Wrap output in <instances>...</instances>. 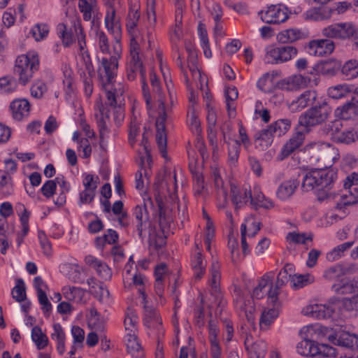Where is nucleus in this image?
Wrapping results in <instances>:
<instances>
[{"mask_svg":"<svg viewBox=\"0 0 358 358\" xmlns=\"http://www.w3.org/2000/svg\"><path fill=\"white\" fill-rule=\"evenodd\" d=\"M271 284V278L268 274L262 276L258 285L254 289L252 295L256 299H262L267 293L266 287Z\"/></svg>","mask_w":358,"mask_h":358,"instance_id":"nucleus-50","label":"nucleus"},{"mask_svg":"<svg viewBox=\"0 0 358 358\" xmlns=\"http://www.w3.org/2000/svg\"><path fill=\"white\" fill-rule=\"evenodd\" d=\"M305 134L303 131H297L284 144L277 156L278 161H282L290 156L303 143Z\"/></svg>","mask_w":358,"mask_h":358,"instance_id":"nucleus-17","label":"nucleus"},{"mask_svg":"<svg viewBox=\"0 0 358 358\" xmlns=\"http://www.w3.org/2000/svg\"><path fill=\"white\" fill-rule=\"evenodd\" d=\"M138 292L142 299V303L143 304L144 324L149 329L159 330L162 324V320L159 314L152 306L149 305L144 289L143 287H140L138 289Z\"/></svg>","mask_w":358,"mask_h":358,"instance_id":"nucleus-12","label":"nucleus"},{"mask_svg":"<svg viewBox=\"0 0 358 358\" xmlns=\"http://www.w3.org/2000/svg\"><path fill=\"white\" fill-rule=\"evenodd\" d=\"M53 330L54 332L52 333L51 338L57 341V350L62 355L65 352V333L59 324H55Z\"/></svg>","mask_w":358,"mask_h":358,"instance_id":"nucleus-41","label":"nucleus"},{"mask_svg":"<svg viewBox=\"0 0 358 358\" xmlns=\"http://www.w3.org/2000/svg\"><path fill=\"white\" fill-rule=\"evenodd\" d=\"M62 71L64 77L63 80L64 91L69 97H71L74 92V80L72 70L67 65H64Z\"/></svg>","mask_w":358,"mask_h":358,"instance_id":"nucleus-45","label":"nucleus"},{"mask_svg":"<svg viewBox=\"0 0 358 358\" xmlns=\"http://www.w3.org/2000/svg\"><path fill=\"white\" fill-rule=\"evenodd\" d=\"M291 122L288 119H280L271 124L268 129L273 136H280L285 134L290 128Z\"/></svg>","mask_w":358,"mask_h":358,"instance_id":"nucleus-44","label":"nucleus"},{"mask_svg":"<svg viewBox=\"0 0 358 358\" xmlns=\"http://www.w3.org/2000/svg\"><path fill=\"white\" fill-rule=\"evenodd\" d=\"M18 82L17 78L10 76L0 78V91L2 93L9 94L17 90Z\"/></svg>","mask_w":358,"mask_h":358,"instance_id":"nucleus-47","label":"nucleus"},{"mask_svg":"<svg viewBox=\"0 0 358 358\" xmlns=\"http://www.w3.org/2000/svg\"><path fill=\"white\" fill-rule=\"evenodd\" d=\"M250 203L255 208H264L271 209L274 206L273 201L265 197L259 187H255L253 192H251Z\"/></svg>","mask_w":358,"mask_h":358,"instance_id":"nucleus-30","label":"nucleus"},{"mask_svg":"<svg viewBox=\"0 0 358 358\" xmlns=\"http://www.w3.org/2000/svg\"><path fill=\"white\" fill-rule=\"evenodd\" d=\"M57 32L65 46H69L73 42V35L71 32L67 31L66 26L64 24L60 23L57 25Z\"/></svg>","mask_w":358,"mask_h":358,"instance_id":"nucleus-55","label":"nucleus"},{"mask_svg":"<svg viewBox=\"0 0 358 358\" xmlns=\"http://www.w3.org/2000/svg\"><path fill=\"white\" fill-rule=\"evenodd\" d=\"M30 108V103L26 99H16L10 104L12 117L17 121L22 120L29 115Z\"/></svg>","mask_w":358,"mask_h":358,"instance_id":"nucleus-24","label":"nucleus"},{"mask_svg":"<svg viewBox=\"0 0 358 358\" xmlns=\"http://www.w3.org/2000/svg\"><path fill=\"white\" fill-rule=\"evenodd\" d=\"M333 12L332 9L327 7L313 8L307 10L304 16L306 20L322 21L330 19Z\"/></svg>","mask_w":358,"mask_h":358,"instance_id":"nucleus-33","label":"nucleus"},{"mask_svg":"<svg viewBox=\"0 0 358 358\" xmlns=\"http://www.w3.org/2000/svg\"><path fill=\"white\" fill-rule=\"evenodd\" d=\"M344 190L340 195V201H338L337 208L342 206L352 205L358 202V173L353 172L349 174L343 180Z\"/></svg>","mask_w":358,"mask_h":358,"instance_id":"nucleus-10","label":"nucleus"},{"mask_svg":"<svg viewBox=\"0 0 358 358\" xmlns=\"http://www.w3.org/2000/svg\"><path fill=\"white\" fill-rule=\"evenodd\" d=\"M309 162L320 168L327 169L339 158V152L333 145L322 142H313L304 147Z\"/></svg>","mask_w":358,"mask_h":358,"instance_id":"nucleus-4","label":"nucleus"},{"mask_svg":"<svg viewBox=\"0 0 358 358\" xmlns=\"http://www.w3.org/2000/svg\"><path fill=\"white\" fill-rule=\"evenodd\" d=\"M78 72L83 80L85 94L90 97L93 92L92 78L94 76V69L88 51H83L80 53Z\"/></svg>","mask_w":358,"mask_h":358,"instance_id":"nucleus-9","label":"nucleus"},{"mask_svg":"<svg viewBox=\"0 0 358 358\" xmlns=\"http://www.w3.org/2000/svg\"><path fill=\"white\" fill-rule=\"evenodd\" d=\"M331 113V108L325 103L315 106L299 116V124L304 127L303 133H308L312 127L326 122Z\"/></svg>","mask_w":358,"mask_h":358,"instance_id":"nucleus-6","label":"nucleus"},{"mask_svg":"<svg viewBox=\"0 0 358 358\" xmlns=\"http://www.w3.org/2000/svg\"><path fill=\"white\" fill-rule=\"evenodd\" d=\"M63 269L68 271L66 275L72 282L76 283L83 282L81 278L80 268L78 264H66L63 266Z\"/></svg>","mask_w":358,"mask_h":358,"instance_id":"nucleus-52","label":"nucleus"},{"mask_svg":"<svg viewBox=\"0 0 358 358\" xmlns=\"http://www.w3.org/2000/svg\"><path fill=\"white\" fill-rule=\"evenodd\" d=\"M231 201L236 208H240L250 202L251 189L246 185L231 184Z\"/></svg>","mask_w":358,"mask_h":358,"instance_id":"nucleus-16","label":"nucleus"},{"mask_svg":"<svg viewBox=\"0 0 358 358\" xmlns=\"http://www.w3.org/2000/svg\"><path fill=\"white\" fill-rule=\"evenodd\" d=\"M316 344L315 341L304 339L296 345V351L299 354L305 357H313L316 356Z\"/></svg>","mask_w":358,"mask_h":358,"instance_id":"nucleus-39","label":"nucleus"},{"mask_svg":"<svg viewBox=\"0 0 358 358\" xmlns=\"http://www.w3.org/2000/svg\"><path fill=\"white\" fill-rule=\"evenodd\" d=\"M31 338L37 346V348L39 350L43 349L48 345V338L47 336L42 332L41 329L38 326L32 328Z\"/></svg>","mask_w":358,"mask_h":358,"instance_id":"nucleus-51","label":"nucleus"},{"mask_svg":"<svg viewBox=\"0 0 358 358\" xmlns=\"http://www.w3.org/2000/svg\"><path fill=\"white\" fill-rule=\"evenodd\" d=\"M345 275L344 268L341 265L336 264L326 269L324 272V278L329 281H340Z\"/></svg>","mask_w":358,"mask_h":358,"instance_id":"nucleus-46","label":"nucleus"},{"mask_svg":"<svg viewBox=\"0 0 358 358\" xmlns=\"http://www.w3.org/2000/svg\"><path fill=\"white\" fill-rule=\"evenodd\" d=\"M101 117L100 120L97 121V125L99 128V138H100V145H103L104 142L107 140L109 136L110 129L108 127V125L103 117V112L100 110Z\"/></svg>","mask_w":358,"mask_h":358,"instance_id":"nucleus-60","label":"nucleus"},{"mask_svg":"<svg viewBox=\"0 0 358 358\" xmlns=\"http://www.w3.org/2000/svg\"><path fill=\"white\" fill-rule=\"evenodd\" d=\"M353 92V85L348 84H339L328 88L327 94L334 99H339L350 96Z\"/></svg>","mask_w":358,"mask_h":358,"instance_id":"nucleus-35","label":"nucleus"},{"mask_svg":"<svg viewBox=\"0 0 358 358\" xmlns=\"http://www.w3.org/2000/svg\"><path fill=\"white\" fill-rule=\"evenodd\" d=\"M124 341L127 353L133 358H143L145 357L144 350L138 339L137 334L127 333Z\"/></svg>","mask_w":358,"mask_h":358,"instance_id":"nucleus-25","label":"nucleus"},{"mask_svg":"<svg viewBox=\"0 0 358 358\" xmlns=\"http://www.w3.org/2000/svg\"><path fill=\"white\" fill-rule=\"evenodd\" d=\"M220 265L217 262L213 261L210 268L209 284L210 285V294L213 297L212 305L217 306V311L221 314L227 301L220 292Z\"/></svg>","mask_w":358,"mask_h":358,"instance_id":"nucleus-7","label":"nucleus"},{"mask_svg":"<svg viewBox=\"0 0 358 358\" xmlns=\"http://www.w3.org/2000/svg\"><path fill=\"white\" fill-rule=\"evenodd\" d=\"M299 185L296 179H289L282 182L276 191L277 197L282 201L289 199Z\"/></svg>","mask_w":358,"mask_h":358,"instance_id":"nucleus-29","label":"nucleus"},{"mask_svg":"<svg viewBox=\"0 0 358 358\" xmlns=\"http://www.w3.org/2000/svg\"><path fill=\"white\" fill-rule=\"evenodd\" d=\"M352 33V23H336L331 24L322 31L324 36L336 38H347Z\"/></svg>","mask_w":358,"mask_h":358,"instance_id":"nucleus-21","label":"nucleus"},{"mask_svg":"<svg viewBox=\"0 0 358 358\" xmlns=\"http://www.w3.org/2000/svg\"><path fill=\"white\" fill-rule=\"evenodd\" d=\"M106 6L104 22L107 29L117 37L120 34V24L116 19V11L114 3L116 0H103ZM116 39H118L116 38Z\"/></svg>","mask_w":358,"mask_h":358,"instance_id":"nucleus-19","label":"nucleus"},{"mask_svg":"<svg viewBox=\"0 0 358 358\" xmlns=\"http://www.w3.org/2000/svg\"><path fill=\"white\" fill-rule=\"evenodd\" d=\"M341 72L348 80L358 77V60L350 59L347 61L343 64Z\"/></svg>","mask_w":358,"mask_h":358,"instance_id":"nucleus-49","label":"nucleus"},{"mask_svg":"<svg viewBox=\"0 0 358 358\" xmlns=\"http://www.w3.org/2000/svg\"><path fill=\"white\" fill-rule=\"evenodd\" d=\"M307 37V31L297 28H290L280 31L277 36V39L281 43H290Z\"/></svg>","mask_w":358,"mask_h":358,"instance_id":"nucleus-28","label":"nucleus"},{"mask_svg":"<svg viewBox=\"0 0 358 358\" xmlns=\"http://www.w3.org/2000/svg\"><path fill=\"white\" fill-rule=\"evenodd\" d=\"M282 45H270L265 48L264 61L267 64H282Z\"/></svg>","mask_w":358,"mask_h":358,"instance_id":"nucleus-32","label":"nucleus"},{"mask_svg":"<svg viewBox=\"0 0 358 358\" xmlns=\"http://www.w3.org/2000/svg\"><path fill=\"white\" fill-rule=\"evenodd\" d=\"M140 17V5L136 0H134L129 5V13L126 20V27L129 34L134 36L136 34Z\"/></svg>","mask_w":358,"mask_h":358,"instance_id":"nucleus-27","label":"nucleus"},{"mask_svg":"<svg viewBox=\"0 0 358 358\" xmlns=\"http://www.w3.org/2000/svg\"><path fill=\"white\" fill-rule=\"evenodd\" d=\"M211 177L215 189L217 206L220 208H224L228 203L227 189L224 186V181L217 169H214L212 171Z\"/></svg>","mask_w":358,"mask_h":358,"instance_id":"nucleus-18","label":"nucleus"},{"mask_svg":"<svg viewBox=\"0 0 358 358\" xmlns=\"http://www.w3.org/2000/svg\"><path fill=\"white\" fill-rule=\"evenodd\" d=\"M47 90L48 87L46 84L43 81L38 80L32 84L30 92L32 97L41 99Z\"/></svg>","mask_w":358,"mask_h":358,"instance_id":"nucleus-56","label":"nucleus"},{"mask_svg":"<svg viewBox=\"0 0 358 358\" xmlns=\"http://www.w3.org/2000/svg\"><path fill=\"white\" fill-rule=\"evenodd\" d=\"M39 69V59L37 54L28 52L19 55L15 61L13 73L22 86L30 83Z\"/></svg>","mask_w":358,"mask_h":358,"instance_id":"nucleus-5","label":"nucleus"},{"mask_svg":"<svg viewBox=\"0 0 358 358\" xmlns=\"http://www.w3.org/2000/svg\"><path fill=\"white\" fill-rule=\"evenodd\" d=\"M87 283L90 287V292L99 301H102L105 297H108V290L103 287L102 283L97 281L96 278H88Z\"/></svg>","mask_w":358,"mask_h":358,"instance_id":"nucleus-36","label":"nucleus"},{"mask_svg":"<svg viewBox=\"0 0 358 358\" xmlns=\"http://www.w3.org/2000/svg\"><path fill=\"white\" fill-rule=\"evenodd\" d=\"M121 55L122 45L120 40L116 39L113 45V55L109 59L102 58L98 69L99 83L106 94L108 104H120L124 101V86L120 83H115Z\"/></svg>","mask_w":358,"mask_h":358,"instance_id":"nucleus-1","label":"nucleus"},{"mask_svg":"<svg viewBox=\"0 0 358 358\" xmlns=\"http://www.w3.org/2000/svg\"><path fill=\"white\" fill-rule=\"evenodd\" d=\"M241 143L235 140L232 145H229L228 148V159L231 165H235L238 162L240 154Z\"/></svg>","mask_w":358,"mask_h":358,"instance_id":"nucleus-57","label":"nucleus"},{"mask_svg":"<svg viewBox=\"0 0 358 358\" xmlns=\"http://www.w3.org/2000/svg\"><path fill=\"white\" fill-rule=\"evenodd\" d=\"M95 40L98 45L99 50L103 54H111L109 40L103 31L100 29H96Z\"/></svg>","mask_w":358,"mask_h":358,"instance_id":"nucleus-48","label":"nucleus"},{"mask_svg":"<svg viewBox=\"0 0 358 358\" xmlns=\"http://www.w3.org/2000/svg\"><path fill=\"white\" fill-rule=\"evenodd\" d=\"M331 289L338 294H348L356 292L358 287L352 281L342 278L339 283L331 286Z\"/></svg>","mask_w":358,"mask_h":358,"instance_id":"nucleus-38","label":"nucleus"},{"mask_svg":"<svg viewBox=\"0 0 358 358\" xmlns=\"http://www.w3.org/2000/svg\"><path fill=\"white\" fill-rule=\"evenodd\" d=\"M31 32L35 40L40 41L47 37L49 28L45 24H38L31 29Z\"/></svg>","mask_w":358,"mask_h":358,"instance_id":"nucleus-61","label":"nucleus"},{"mask_svg":"<svg viewBox=\"0 0 358 358\" xmlns=\"http://www.w3.org/2000/svg\"><path fill=\"white\" fill-rule=\"evenodd\" d=\"M247 225L246 237H254L261 229V223L254 217H248L244 223Z\"/></svg>","mask_w":358,"mask_h":358,"instance_id":"nucleus-59","label":"nucleus"},{"mask_svg":"<svg viewBox=\"0 0 358 358\" xmlns=\"http://www.w3.org/2000/svg\"><path fill=\"white\" fill-rule=\"evenodd\" d=\"M337 174L333 170L323 168L313 169L307 172L303 178L301 189L304 192L316 189L319 201L334 198L335 194L331 192Z\"/></svg>","mask_w":358,"mask_h":358,"instance_id":"nucleus-2","label":"nucleus"},{"mask_svg":"<svg viewBox=\"0 0 358 358\" xmlns=\"http://www.w3.org/2000/svg\"><path fill=\"white\" fill-rule=\"evenodd\" d=\"M273 142V135L271 131L266 129L262 130L256 136L255 144L256 148L264 150L268 148Z\"/></svg>","mask_w":358,"mask_h":358,"instance_id":"nucleus-42","label":"nucleus"},{"mask_svg":"<svg viewBox=\"0 0 358 358\" xmlns=\"http://www.w3.org/2000/svg\"><path fill=\"white\" fill-rule=\"evenodd\" d=\"M353 245L354 241H348L337 245L327 254V259L330 262L338 260L344 256L345 252L350 249Z\"/></svg>","mask_w":358,"mask_h":358,"instance_id":"nucleus-43","label":"nucleus"},{"mask_svg":"<svg viewBox=\"0 0 358 358\" xmlns=\"http://www.w3.org/2000/svg\"><path fill=\"white\" fill-rule=\"evenodd\" d=\"M62 293L64 298L69 301L77 303H85L84 299L85 292L80 287L73 286H65L62 289Z\"/></svg>","mask_w":358,"mask_h":358,"instance_id":"nucleus-34","label":"nucleus"},{"mask_svg":"<svg viewBox=\"0 0 358 358\" xmlns=\"http://www.w3.org/2000/svg\"><path fill=\"white\" fill-rule=\"evenodd\" d=\"M335 115L345 120L354 119L358 115V108L350 100L335 110Z\"/></svg>","mask_w":358,"mask_h":358,"instance_id":"nucleus-31","label":"nucleus"},{"mask_svg":"<svg viewBox=\"0 0 358 358\" xmlns=\"http://www.w3.org/2000/svg\"><path fill=\"white\" fill-rule=\"evenodd\" d=\"M15 210L17 215L20 216V220L22 225V232L17 234V245L20 246L23 242L24 236L29 232V219L31 213L25 208L24 205L21 203H18L16 205Z\"/></svg>","mask_w":358,"mask_h":358,"instance_id":"nucleus-26","label":"nucleus"},{"mask_svg":"<svg viewBox=\"0 0 358 358\" xmlns=\"http://www.w3.org/2000/svg\"><path fill=\"white\" fill-rule=\"evenodd\" d=\"M166 85L169 96V103H166V100L162 94H159V96H157L159 112V117L156 120V141L162 157L167 159V138L164 122L176 101V93L171 80L169 82L166 80Z\"/></svg>","mask_w":358,"mask_h":358,"instance_id":"nucleus-3","label":"nucleus"},{"mask_svg":"<svg viewBox=\"0 0 358 358\" xmlns=\"http://www.w3.org/2000/svg\"><path fill=\"white\" fill-rule=\"evenodd\" d=\"M139 123L136 117L131 120L129 127V143L131 146L136 143V137L139 133L140 126Z\"/></svg>","mask_w":358,"mask_h":358,"instance_id":"nucleus-64","label":"nucleus"},{"mask_svg":"<svg viewBox=\"0 0 358 358\" xmlns=\"http://www.w3.org/2000/svg\"><path fill=\"white\" fill-rule=\"evenodd\" d=\"M356 336L355 335L343 332L341 334L336 340V344L347 348H352L354 346Z\"/></svg>","mask_w":358,"mask_h":358,"instance_id":"nucleus-62","label":"nucleus"},{"mask_svg":"<svg viewBox=\"0 0 358 358\" xmlns=\"http://www.w3.org/2000/svg\"><path fill=\"white\" fill-rule=\"evenodd\" d=\"M134 217V224L139 238H143L146 231H149L151 222L148 209L145 204L136 206L133 213Z\"/></svg>","mask_w":358,"mask_h":358,"instance_id":"nucleus-13","label":"nucleus"},{"mask_svg":"<svg viewBox=\"0 0 358 358\" xmlns=\"http://www.w3.org/2000/svg\"><path fill=\"white\" fill-rule=\"evenodd\" d=\"M196 251L192 257L191 264L194 269L196 276L201 278L205 273L206 262L199 248L198 244H196Z\"/></svg>","mask_w":358,"mask_h":358,"instance_id":"nucleus-37","label":"nucleus"},{"mask_svg":"<svg viewBox=\"0 0 358 358\" xmlns=\"http://www.w3.org/2000/svg\"><path fill=\"white\" fill-rule=\"evenodd\" d=\"M317 96L316 91L306 90L290 102L289 108L292 112L300 111L311 105L316 100Z\"/></svg>","mask_w":358,"mask_h":358,"instance_id":"nucleus-23","label":"nucleus"},{"mask_svg":"<svg viewBox=\"0 0 358 358\" xmlns=\"http://www.w3.org/2000/svg\"><path fill=\"white\" fill-rule=\"evenodd\" d=\"M261 20L267 24H280L288 19L285 8L280 5H271L265 11L259 13Z\"/></svg>","mask_w":358,"mask_h":358,"instance_id":"nucleus-14","label":"nucleus"},{"mask_svg":"<svg viewBox=\"0 0 358 358\" xmlns=\"http://www.w3.org/2000/svg\"><path fill=\"white\" fill-rule=\"evenodd\" d=\"M316 356L319 355L323 357H334L336 355V348L327 344H316Z\"/></svg>","mask_w":358,"mask_h":358,"instance_id":"nucleus-63","label":"nucleus"},{"mask_svg":"<svg viewBox=\"0 0 358 358\" xmlns=\"http://www.w3.org/2000/svg\"><path fill=\"white\" fill-rule=\"evenodd\" d=\"M309 53L317 57L330 55L334 50L335 45L329 39L313 40L308 45Z\"/></svg>","mask_w":358,"mask_h":358,"instance_id":"nucleus-20","label":"nucleus"},{"mask_svg":"<svg viewBox=\"0 0 358 358\" xmlns=\"http://www.w3.org/2000/svg\"><path fill=\"white\" fill-rule=\"evenodd\" d=\"M138 73L140 74L141 76L143 95L146 103L147 108H150L151 107V96L149 92L148 84L146 83L145 70L143 66V63L141 60L129 59L127 66V79L130 81L134 80Z\"/></svg>","mask_w":358,"mask_h":358,"instance_id":"nucleus-11","label":"nucleus"},{"mask_svg":"<svg viewBox=\"0 0 358 358\" xmlns=\"http://www.w3.org/2000/svg\"><path fill=\"white\" fill-rule=\"evenodd\" d=\"M93 1H90L91 3H89L87 0H79L78 1V8L83 13L85 21H90L92 18V12L94 6Z\"/></svg>","mask_w":358,"mask_h":358,"instance_id":"nucleus-58","label":"nucleus"},{"mask_svg":"<svg viewBox=\"0 0 358 358\" xmlns=\"http://www.w3.org/2000/svg\"><path fill=\"white\" fill-rule=\"evenodd\" d=\"M342 124L340 120H336L325 124L322 128V132L328 135L334 141L350 144L358 139V134L354 129L341 131Z\"/></svg>","mask_w":358,"mask_h":358,"instance_id":"nucleus-8","label":"nucleus"},{"mask_svg":"<svg viewBox=\"0 0 358 358\" xmlns=\"http://www.w3.org/2000/svg\"><path fill=\"white\" fill-rule=\"evenodd\" d=\"M0 185L1 192L4 195H10L13 192L11 177L6 172L0 170Z\"/></svg>","mask_w":358,"mask_h":358,"instance_id":"nucleus-54","label":"nucleus"},{"mask_svg":"<svg viewBox=\"0 0 358 358\" xmlns=\"http://www.w3.org/2000/svg\"><path fill=\"white\" fill-rule=\"evenodd\" d=\"M310 82L308 77L295 74L280 80L278 83V87L287 92L298 91L308 87Z\"/></svg>","mask_w":358,"mask_h":358,"instance_id":"nucleus-15","label":"nucleus"},{"mask_svg":"<svg viewBox=\"0 0 358 358\" xmlns=\"http://www.w3.org/2000/svg\"><path fill=\"white\" fill-rule=\"evenodd\" d=\"M334 310L331 305L315 303L305 307L302 313L304 315L320 320L331 317Z\"/></svg>","mask_w":358,"mask_h":358,"instance_id":"nucleus-22","label":"nucleus"},{"mask_svg":"<svg viewBox=\"0 0 358 358\" xmlns=\"http://www.w3.org/2000/svg\"><path fill=\"white\" fill-rule=\"evenodd\" d=\"M279 310L277 306L272 308L264 309L259 320V326L262 329H267L271 323L278 317Z\"/></svg>","mask_w":358,"mask_h":358,"instance_id":"nucleus-40","label":"nucleus"},{"mask_svg":"<svg viewBox=\"0 0 358 358\" xmlns=\"http://www.w3.org/2000/svg\"><path fill=\"white\" fill-rule=\"evenodd\" d=\"M12 296L17 302H22L27 299L25 285L22 279H18L12 289Z\"/></svg>","mask_w":358,"mask_h":358,"instance_id":"nucleus-53","label":"nucleus"}]
</instances>
